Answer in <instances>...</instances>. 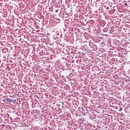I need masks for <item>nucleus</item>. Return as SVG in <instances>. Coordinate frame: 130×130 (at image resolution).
<instances>
[{
	"mask_svg": "<svg viewBox=\"0 0 130 130\" xmlns=\"http://www.w3.org/2000/svg\"><path fill=\"white\" fill-rule=\"evenodd\" d=\"M122 111V109H120L119 110V111Z\"/></svg>",
	"mask_w": 130,
	"mask_h": 130,
	"instance_id": "nucleus-3",
	"label": "nucleus"
},
{
	"mask_svg": "<svg viewBox=\"0 0 130 130\" xmlns=\"http://www.w3.org/2000/svg\"><path fill=\"white\" fill-rule=\"evenodd\" d=\"M124 5H125V6H127V4L125 3V4H124Z\"/></svg>",
	"mask_w": 130,
	"mask_h": 130,
	"instance_id": "nucleus-2",
	"label": "nucleus"
},
{
	"mask_svg": "<svg viewBox=\"0 0 130 130\" xmlns=\"http://www.w3.org/2000/svg\"><path fill=\"white\" fill-rule=\"evenodd\" d=\"M58 11H59L58 9H57L55 11V12L56 13H57V12H58Z\"/></svg>",
	"mask_w": 130,
	"mask_h": 130,
	"instance_id": "nucleus-1",
	"label": "nucleus"
},
{
	"mask_svg": "<svg viewBox=\"0 0 130 130\" xmlns=\"http://www.w3.org/2000/svg\"><path fill=\"white\" fill-rule=\"evenodd\" d=\"M5 49H6V48H3V50H5Z\"/></svg>",
	"mask_w": 130,
	"mask_h": 130,
	"instance_id": "nucleus-4",
	"label": "nucleus"
}]
</instances>
